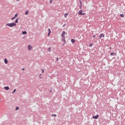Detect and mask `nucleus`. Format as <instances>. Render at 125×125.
Instances as JSON below:
<instances>
[{"mask_svg":"<svg viewBox=\"0 0 125 125\" xmlns=\"http://www.w3.org/2000/svg\"><path fill=\"white\" fill-rule=\"evenodd\" d=\"M48 51H49V52H51V47H50L48 48Z\"/></svg>","mask_w":125,"mask_h":125,"instance_id":"nucleus-14","label":"nucleus"},{"mask_svg":"<svg viewBox=\"0 0 125 125\" xmlns=\"http://www.w3.org/2000/svg\"><path fill=\"white\" fill-rule=\"evenodd\" d=\"M0 100H1V99H0Z\"/></svg>","mask_w":125,"mask_h":125,"instance_id":"nucleus-35","label":"nucleus"},{"mask_svg":"<svg viewBox=\"0 0 125 125\" xmlns=\"http://www.w3.org/2000/svg\"><path fill=\"white\" fill-rule=\"evenodd\" d=\"M104 34H103V33H102L99 35L100 39H101L102 38H104Z\"/></svg>","mask_w":125,"mask_h":125,"instance_id":"nucleus-5","label":"nucleus"},{"mask_svg":"<svg viewBox=\"0 0 125 125\" xmlns=\"http://www.w3.org/2000/svg\"><path fill=\"white\" fill-rule=\"evenodd\" d=\"M67 16H68V13H65L64 14L65 18H67Z\"/></svg>","mask_w":125,"mask_h":125,"instance_id":"nucleus-17","label":"nucleus"},{"mask_svg":"<svg viewBox=\"0 0 125 125\" xmlns=\"http://www.w3.org/2000/svg\"><path fill=\"white\" fill-rule=\"evenodd\" d=\"M65 34H66V32L65 31H62V38H65Z\"/></svg>","mask_w":125,"mask_h":125,"instance_id":"nucleus-3","label":"nucleus"},{"mask_svg":"<svg viewBox=\"0 0 125 125\" xmlns=\"http://www.w3.org/2000/svg\"><path fill=\"white\" fill-rule=\"evenodd\" d=\"M92 45H93V44L90 43V44H89V46L90 47H91V46H92Z\"/></svg>","mask_w":125,"mask_h":125,"instance_id":"nucleus-21","label":"nucleus"},{"mask_svg":"<svg viewBox=\"0 0 125 125\" xmlns=\"http://www.w3.org/2000/svg\"><path fill=\"white\" fill-rule=\"evenodd\" d=\"M65 25H66V23H64V24L62 25V27H65Z\"/></svg>","mask_w":125,"mask_h":125,"instance_id":"nucleus-30","label":"nucleus"},{"mask_svg":"<svg viewBox=\"0 0 125 125\" xmlns=\"http://www.w3.org/2000/svg\"><path fill=\"white\" fill-rule=\"evenodd\" d=\"M78 14H79V15H84L85 13H83V10H80L78 12Z\"/></svg>","mask_w":125,"mask_h":125,"instance_id":"nucleus-2","label":"nucleus"},{"mask_svg":"<svg viewBox=\"0 0 125 125\" xmlns=\"http://www.w3.org/2000/svg\"><path fill=\"white\" fill-rule=\"evenodd\" d=\"M93 38H95V35H94V36H93Z\"/></svg>","mask_w":125,"mask_h":125,"instance_id":"nucleus-33","label":"nucleus"},{"mask_svg":"<svg viewBox=\"0 0 125 125\" xmlns=\"http://www.w3.org/2000/svg\"><path fill=\"white\" fill-rule=\"evenodd\" d=\"M71 42H72V43H75L76 41H75L74 39H71Z\"/></svg>","mask_w":125,"mask_h":125,"instance_id":"nucleus-12","label":"nucleus"},{"mask_svg":"<svg viewBox=\"0 0 125 125\" xmlns=\"http://www.w3.org/2000/svg\"><path fill=\"white\" fill-rule=\"evenodd\" d=\"M17 0V1H19V0Z\"/></svg>","mask_w":125,"mask_h":125,"instance_id":"nucleus-34","label":"nucleus"},{"mask_svg":"<svg viewBox=\"0 0 125 125\" xmlns=\"http://www.w3.org/2000/svg\"><path fill=\"white\" fill-rule=\"evenodd\" d=\"M62 41L64 43H66V40H65V37H64V38H62Z\"/></svg>","mask_w":125,"mask_h":125,"instance_id":"nucleus-13","label":"nucleus"},{"mask_svg":"<svg viewBox=\"0 0 125 125\" xmlns=\"http://www.w3.org/2000/svg\"><path fill=\"white\" fill-rule=\"evenodd\" d=\"M17 16H18V15L17 14H16L15 15L14 17H15V18H16V17H17Z\"/></svg>","mask_w":125,"mask_h":125,"instance_id":"nucleus-23","label":"nucleus"},{"mask_svg":"<svg viewBox=\"0 0 125 125\" xmlns=\"http://www.w3.org/2000/svg\"><path fill=\"white\" fill-rule=\"evenodd\" d=\"M5 26H9V27H15V26H16V23L15 22H12L11 23H7L5 24Z\"/></svg>","mask_w":125,"mask_h":125,"instance_id":"nucleus-1","label":"nucleus"},{"mask_svg":"<svg viewBox=\"0 0 125 125\" xmlns=\"http://www.w3.org/2000/svg\"><path fill=\"white\" fill-rule=\"evenodd\" d=\"M53 0H50V3H52Z\"/></svg>","mask_w":125,"mask_h":125,"instance_id":"nucleus-27","label":"nucleus"},{"mask_svg":"<svg viewBox=\"0 0 125 125\" xmlns=\"http://www.w3.org/2000/svg\"><path fill=\"white\" fill-rule=\"evenodd\" d=\"M28 50H31L33 47H32V46H31V45H29L28 46Z\"/></svg>","mask_w":125,"mask_h":125,"instance_id":"nucleus-7","label":"nucleus"},{"mask_svg":"<svg viewBox=\"0 0 125 125\" xmlns=\"http://www.w3.org/2000/svg\"><path fill=\"white\" fill-rule=\"evenodd\" d=\"M52 117H56V114H52Z\"/></svg>","mask_w":125,"mask_h":125,"instance_id":"nucleus-25","label":"nucleus"},{"mask_svg":"<svg viewBox=\"0 0 125 125\" xmlns=\"http://www.w3.org/2000/svg\"><path fill=\"white\" fill-rule=\"evenodd\" d=\"M4 63L5 64H7V63H8V61H7V59H4Z\"/></svg>","mask_w":125,"mask_h":125,"instance_id":"nucleus-9","label":"nucleus"},{"mask_svg":"<svg viewBox=\"0 0 125 125\" xmlns=\"http://www.w3.org/2000/svg\"><path fill=\"white\" fill-rule=\"evenodd\" d=\"M19 18H17L16 20H15V23H18V20H19Z\"/></svg>","mask_w":125,"mask_h":125,"instance_id":"nucleus-18","label":"nucleus"},{"mask_svg":"<svg viewBox=\"0 0 125 125\" xmlns=\"http://www.w3.org/2000/svg\"><path fill=\"white\" fill-rule=\"evenodd\" d=\"M28 14H29V11H28V10H27V11L25 12V15H28Z\"/></svg>","mask_w":125,"mask_h":125,"instance_id":"nucleus-16","label":"nucleus"},{"mask_svg":"<svg viewBox=\"0 0 125 125\" xmlns=\"http://www.w3.org/2000/svg\"><path fill=\"white\" fill-rule=\"evenodd\" d=\"M48 36H49V35H50V33H51V31L50 30V29H48Z\"/></svg>","mask_w":125,"mask_h":125,"instance_id":"nucleus-8","label":"nucleus"},{"mask_svg":"<svg viewBox=\"0 0 125 125\" xmlns=\"http://www.w3.org/2000/svg\"><path fill=\"white\" fill-rule=\"evenodd\" d=\"M117 55V54L116 53L112 52L110 53V56H116Z\"/></svg>","mask_w":125,"mask_h":125,"instance_id":"nucleus-4","label":"nucleus"},{"mask_svg":"<svg viewBox=\"0 0 125 125\" xmlns=\"http://www.w3.org/2000/svg\"><path fill=\"white\" fill-rule=\"evenodd\" d=\"M80 5H83V2H82V1L80 0Z\"/></svg>","mask_w":125,"mask_h":125,"instance_id":"nucleus-19","label":"nucleus"},{"mask_svg":"<svg viewBox=\"0 0 125 125\" xmlns=\"http://www.w3.org/2000/svg\"><path fill=\"white\" fill-rule=\"evenodd\" d=\"M22 35H27V31H22Z\"/></svg>","mask_w":125,"mask_h":125,"instance_id":"nucleus-11","label":"nucleus"},{"mask_svg":"<svg viewBox=\"0 0 125 125\" xmlns=\"http://www.w3.org/2000/svg\"><path fill=\"white\" fill-rule=\"evenodd\" d=\"M82 5H79V7H80V9H82Z\"/></svg>","mask_w":125,"mask_h":125,"instance_id":"nucleus-24","label":"nucleus"},{"mask_svg":"<svg viewBox=\"0 0 125 125\" xmlns=\"http://www.w3.org/2000/svg\"><path fill=\"white\" fill-rule=\"evenodd\" d=\"M42 73H44V70L43 69H42Z\"/></svg>","mask_w":125,"mask_h":125,"instance_id":"nucleus-29","label":"nucleus"},{"mask_svg":"<svg viewBox=\"0 0 125 125\" xmlns=\"http://www.w3.org/2000/svg\"><path fill=\"white\" fill-rule=\"evenodd\" d=\"M14 19H15V17H13V18L11 19V20H14Z\"/></svg>","mask_w":125,"mask_h":125,"instance_id":"nucleus-26","label":"nucleus"},{"mask_svg":"<svg viewBox=\"0 0 125 125\" xmlns=\"http://www.w3.org/2000/svg\"><path fill=\"white\" fill-rule=\"evenodd\" d=\"M98 117H99V116L98 115V114H97V115L95 116H93V119H95L96 120L98 119Z\"/></svg>","mask_w":125,"mask_h":125,"instance_id":"nucleus-6","label":"nucleus"},{"mask_svg":"<svg viewBox=\"0 0 125 125\" xmlns=\"http://www.w3.org/2000/svg\"><path fill=\"white\" fill-rule=\"evenodd\" d=\"M15 110H16V111H17V110H19V107L17 106Z\"/></svg>","mask_w":125,"mask_h":125,"instance_id":"nucleus-20","label":"nucleus"},{"mask_svg":"<svg viewBox=\"0 0 125 125\" xmlns=\"http://www.w3.org/2000/svg\"><path fill=\"white\" fill-rule=\"evenodd\" d=\"M4 88L6 90H8V89H9V87H8V86H5V87H4Z\"/></svg>","mask_w":125,"mask_h":125,"instance_id":"nucleus-10","label":"nucleus"},{"mask_svg":"<svg viewBox=\"0 0 125 125\" xmlns=\"http://www.w3.org/2000/svg\"><path fill=\"white\" fill-rule=\"evenodd\" d=\"M16 92V89H14V91L12 92V93H14V92Z\"/></svg>","mask_w":125,"mask_h":125,"instance_id":"nucleus-22","label":"nucleus"},{"mask_svg":"<svg viewBox=\"0 0 125 125\" xmlns=\"http://www.w3.org/2000/svg\"><path fill=\"white\" fill-rule=\"evenodd\" d=\"M22 71H24V70H25V68H22V69H21Z\"/></svg>","mask_w":125,"mask_h":125,"instance_id":"nucleus-31","label":"nucleus"},{"mask_svg":"<svg viewBox=\"0 0 125 125\" xmlns=\"http://www.w3.org/2000/svg\"><path fill=\"white\" fill-rule=\"evenodd\" d=\"M109 49H112V47H110Z\"/></svg>","mask_w":125,"mask_h":125,"instance_id":"nucleus-32","label":"nucleus"},{"mask_svg":"<svg viewBox=\"0 0 125 125\" xmlns=\"http://www.w3.org/2000/svg\"><path fill=\"white\" fill-rule=\"evenodd\" d=\"M120 17H122V18H124V17H125V15L124 14H120Z\"/></svg>","mask_w":125,"mask_h":125,"instance_id":"nucleus-15","label":"nucleus"},{"mask_svg":"<svg viewBox=\"0 0 125 125\" xmlns=\"http://www.w3.org/2000/svg\"><path fill=\"white\" fill-rule=\"evenodd\" d=\"M58 60H59V58H56V61L58 62Z\"/></svg>","mask_w":125,"mask_h":125,"instance_id":"nucleus-28","label":"nucleus"}]
</instances>
